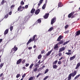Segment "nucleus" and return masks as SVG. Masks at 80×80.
Returning <instances> with one entry per match:
<instances>
[{"label":"nucleus","mask_w":80,"mask_h":80,"mask_svg":"<svg viewBox=\"0 0 80 80\" xmlns=\"http://www.w3.org/2000/svg\"><path fill=\"white\" fill-rule=\"evenodd\" d=\"M29 50H30L31 49H32V47H29L28 48Z\"/></svg>","instance_id":"680f3d73"},{"label":"nucleus","mask_w":80,"mask_h":80,"mask_svg":"<svg viewBox=\"0 0 80 80\" xmlns=\"http://www.w3.org/2000/svg\"><path fill=\"white\" fill-rule=\"evenodd\" d=\"M43 0H40L39 1V2L38 4V5L39 7V6L42 3Z\"/></svg>","instance_id":"aec40b11"},{"label":"nucleus","mask_w":80,"mask_h":80,"mask_svg":"<svg viewBox=\"0 0 80 80\" xmlns=\"http://www.w3.org/2000/svg\"><path fill=\"white\" fill-rule=\"evenodd\" d=\"M74 13H75V12H72L71 13L68 15V18H70L74 14Z\"/></svg>","instance_id":"4468645a"},{"label":"nucleus","mask_w":80,"mask_h":80,"mask_svg":"<svg viewBox=\"0 0 80 80\" xmlns=\"http://www.w3.org/2000/svg\"><path fill=\"white\" fill-rule=\"evenodd\" d=\"M58 66L56 64L53 65V68H55V69H56L57 68Z\"/></svg>","instance_id":"c756f323"},{"label":"nucleus","mask_w":80,"mask_h":80,"mask_svg":"<svg viewBox=\"0 0 80 80\" xmlns=\"http://www.w3.org/2000/svg\"><path fill=\"white\" fill-rule=\"evenodd\" d=\"M48 78V76H46L44 78L43 80H45L46 79H47V78Z\"/></svg>","instance_id":"5fc2aeb1"},{"label":"nucleus","mask_w":80,"mask_h":80,"mask_svg":"<svg viewBox=\"0 0 80 80\" xmlns=\"http://www.w3.org/2000/svg\"><path fill=\"white\" fill-rule=\"evenodd\" d=\"M80 76V74H78L77 76H76L75 77V78H74V80H76V79H77V78H78V77H79Z\"/></svg>","instance_id":"473e14b6"},{"label":"nucleus","mask_w":80,"mask_h":80,"mask_svg":"<svg viewBox=\"0 0 80 80\" xmlns=\"http://www.w3.org/2000/svg\"><path fill=\"white\" fill-rule=\"evenodd\" d=\"M76 57V55H74L73 56L71 57L70 58V61H72V60H73L74 58H75Z\"/></svg>","instance_id":"f8f14e48"},{"label":"nucleus","mask_w":80,"mask_h":80,"mask_svg":"<svg viewBox=\"0 0 80 80\" xmlns=\"http://www.w3.org/2000/svg\"><path fill=\"white\" fill-rule=\"evenodd\" d=\"M45 53V50H43L41 51V54H43V53Z\"/></svg>","instance_id":"49530a36"},{"label":"nucleus","mask_w":80,"mask_h":80,"mask_svg":"<svg viewBox=\"0 0 80 80\" xmlns=\"http://www.w3.org/2000/svg\"><path fill=\"white\" fill-rule=\"evenodd\" d=\"M52 50L50 51L49 52H48L47 54H46V56H49V55H50L52 53Z\"/></svg>","instance_id":"b1692460"},{"label":"nucleus","mask_w":80,"mask_h":80,"mask_svg":"<svg viewBox=\"0 0 80 80\" xmlns=\"http://www.w3.org/2000/svg\"><path fill=\"white\" fill-rule=\"evenodd\" d=\"M5 79V78L4 77H2V79L1 80H4Z\"/></svg>","instance_id":"69168bd1"},{"label":"nucleus","mask_w":80,"mask_h":80,"mask_svg":"<svg viewBox=\"0 0 80 80\" xmlns=\"http://www.w3.org/2000/svg\"><path fill=\"white\" fill-rule=\"evenodd\" d=\"M15 7V4H13L11 5V10H13V9H14V7Z\"/></svg>","instance_id":"bb28decb"},{"label":"nucleus","mask_w":80,"mask_h":80,"mask_svg":"<svg viewBox=\"0 0 80 80\" xmlns=\"http://www.w3.org/2000/svg\"><path fill=\"white\" fill-rule=\"evenodd\" d=\"M46 4H44L42 7V8L43 10H44L45 8L46 7Z\"/></svg>","instance_id":"7c9ffc66"},{"label":"nucleus","mask_w":80,"mask_h":80,"mask_svg":"<svg viewBox=\"0 0 80 80\" xmlns=\"http://www.w3.org/2000/svg\"><path fill=\"white\" fill-rule=\"evenodd\" d=\"M61 63H62V62H61V61H59L58 62V65H60V64H61Z\"/></svg>","instance_id":"603ef678"},{"label":"nucleus","mask_w":80,"mask_h":80,"mask_svg":"<svg viewBox=\"0 0 80 80\" xmlns=\"http://www.w3.org/2000/svg\"><path fill=\"white\" fill-rule=\"evenodd\" d=\"M69 42H70V40L65 42H64L63 44L62 45H65L66 44H67V43H69Z\"/></svg>","instance_id":"2f4dec72"},{"label":"nucleus","mask_w":80,"mask_h":80,"mask_svg":"<svg viewBox=\"0 0 80 80\" xmlns=\"http://www.w3.org/2000/svg\"><path fill=\"white\" fill-rule=\"evenodd\" d=\"M26 61V60L25 59H24L23 60V61L22 62V63H24L25 62V61Z\"/></svg>","instance_id":"3c124183"},{"label":"nucleus","mask_w":80,"mask_h":80,"mask_svg":"<svg viewBox=\"0 0 80 80\" xmlns=\"http://www.w3.org/2000/svg\"><path fill=\"white\" fill-rule=\"evenodd\" d=\"M29 65V64L28 63H27L25 65V67H28V66Z\"/></svg>","instance_id":"13d9d810"},{"label":"nucleus","mask_w":80,"mask_h":80,"mask_svg":"<svg viewBox=\"0 0 80 80\" xmlns=\"http://www.w3.org/2000/svg\"><path fill=\"white\" fill-rule=\"evenodd\" d=\"M58 55L59 57H61V56L62 55V53L60 52H59V53L58 54Z\"/></svg>","instance_id":"37998d69"},{"label":"nucleus","mask_w":80,"mask_h":80,"mask_svg":"<svg viewBox=\"0 0 80 80\" xmlns=\"http://www.w3.org/2000/svg\"><path fill=\"white\" fill-rule=\"evenodd\" d=\"M22 8L23 10H24V9H26L25 7H24L23 6L22 7Z\"/></svg>","instance_id":"e2e57ef3"},{"label":"nucleus","mask_w":80,"mask_h":80,"mask_svg":"<svg viewBox=\"0 0 80 80\" xmlns=\"http://www.w3.org/2000/svg\"><path fill=\"white\" fill-rule=\"evenodd\" d=\"M68 24H67L66 25V26L65 27V29L67 28L68 27Z\"/></svg>","instance_id":"6e6d98bb"},{"label":"nucleus","mask_w":80,"mask_h":80,"mask_svg":"<svg viewBox=\"0 0 80 80\" xmlns=\"http://www.w3.org/2000/svg\"><path fill=\"white\" fill-rule=\"evenodd\" d=\"M6 2L7 1H5V0H2L1 2V5H3L5 3H6Z\"/></svg>","instance_id":"a211bd4d"},{"label":"nucleus","mask_w":80,"mask_h":80,"mask_svg":"<svg viewBox=\"0 0 80 80\" xmlns=\"http://www.w3.org/2000/svg\"><path fill=\"white\" fill-rule=\"evenodd\" d=\"M36 23H40L41 22H42V21L41 20V19H38V20L37 21H36Z\"/></svg>","instance_id":"393cba45"},{"label":"nucleus","mask_w":80,"mask_h":80,"mask_svg":"<svg viewBox=\"0 0 80 80\" xmlns=\"http://www.w3.org/2000/svg\"><path fill=\"white\" fill-rule=\"evenodd\" d=\"M41 61L40 60H39V61L38 62V64H36L35 65H38V67L39 68V65H40V63H42V62H41Z\"/></svg>","instance_id":"cd10ccee"},{"label":"nucleus","mask_w":80,"mask_h":80,"mask_svg":"<svg viewBox=\"0 0 80 80\" xmlns=\"http://www.w3.org/2000/svg\"><path fill=\"white\" fill-rule=\"evenodd\" d=\"M36 35H35L33 36L32 38H31L29 39L28 42L27 43V45H28L29 43H31V42L34 41V42H35L37 41V39H35V37H36Z\"/></svg>","instance_id":"f257e3e1"},{"label":"nucleus","mask_w":80,"mask_h":80,"mask_svg":"<svg viewBox=\"0 0 80 80\" xmlns=\"http://www.w3.org/2000/svg\"><path fill=\"white\" fill-rule=\"evenodd\" d=\"M33 63H32L31 64V65H30L29 67V68L30 69H31L32 67L33 66Z\"/></svg>","instance_id":"e433bc0d"},{"label":"nucleus","mask_w":80,"mask_h":80,"mask_svg":"<svg viewBox=\"0 0 80 80\" xmlns=\"http://www.w3.org/2000/svg\"><path fill=\"white\" fill-rule=\"evenodd\" d=\"M35 9L34 8H33L31 11V13H33L35 12Z\"/></svg>","instance_id":"a878e982"},{"label":"nucleus","mask_w":80,"mask_h":80,"mask_svg":"<svg viewBox=\"0 0 80 80\" xmlns=\"http://www.w3.org/2000/svg\"><path fill=\"white\" fill-rule=\"evenodd\" d=\"M53 29V27H52L49 28V29L48 30V31L49 32H51Z\"/></svg>","instance_id":"c9c22d12"},{"label":"nucleus","mask_w":80,"mask_h":80,"mask_svg":"<svg viewBox=\"0 0 80 80\" xmlns=\"http://www.w3.org/2000/svg\"><path fill=\"white\" fill-rule=\"evenodd\" d=\"M62 43H63V41L62 40H61V41H60L58 43V44L59 45H61V44H62Z\"/></svg>","instance_id":"c85d7f7f"},{"label":"nucleus","mask_w":80,"mask_h":80,"mask_svg":"<svg viewBox=\"0 0 80 80\" xmlns=\"http://www.w3.org/2000/svg\"><path fill=\"white\" fill-rule=\"evenodd\" d=\"M23 10V9H22V6H19L18 9V11H20V12H22Z\"/></svg>","instance_id":"1a4fd4ad"},{"label":"nucleus","mask_w":80,"mask_h":80,"mask_svg":"<svg viewBox=\"0 0 80 80\" xmlns=\"http://www.w3.org/2000/svg\"><path fill=\"white\" fill-rule=\"evenodd\" d=\"M25 8L26 9H27L28 8V5H26L25 6Z\"/></svg>","instance_id":"09e8293b"},{"label":"nucleus","mask_w":80,"mask_h":80,"mask_svg":"<svg viewBox=\"0 0 80 80\" xmlns=\"http://www.w3.org/2000/svg\"><path fill=\"white\" fill-rule=\"evenodd\" d=\"M28 80H33V77H31L29 78Z\"/></svg>","instance_id":"a19ab883"},{"label":"nucleus","mask_w":80,"mask_h":80,"mask_svg":"<svg viewBox=\"0 0 80 80\" xmlns=\"http://www.w3.org/2000/svg\"><path fill=\"white\" fill-rule=\"evenodd\" d=\"M1 52H3V50L2 48H1L0 49V53H1Z\"/></svg>","instance_id":"8fccbe9b"},{"label":"nucleus","mask_w":80,"mask_h":80,"mask_svg":"<svg viewBox=\"0 0 80 80\" xmlns=\"http://www.w3.org/2000/svg\"><path fill=\"white\" fill-rule=\"evenodd\" d=\"M63 6V5L62 4V3L61 2H60L58 3V7H62Z\"/></svg>","instance_id":"5701e85b"},{"label":"nucleus","mask_w":80,"mask_h":80,"mask_svg":"<svg viewBox=\"0 0 80 80\" xmlns=\"http://www.w3.org/2000/svg\"><path fill=\"white\" fill-rule=\"evenodd\" d=\"M12 12L10 11V12H9V15H12Z\"/></svg>","instance_id":"052dcab7"},{"label":"nucleus","mask_w":80,"mask_h":80,"mask_svg":"<svg viewBox=\"0 0 80 80\" xmlns=\"http://www.w3.org/2000/svg\"><path fill=\"white\" fill-rule=\"evenodd\" d=\"M38 65H35V67L36 68H35L33 69L34 72H37L38 70V66H37Z\"/></svg>","instance_id":"ddd939ff"},{"label":"nucleus","mask_w":80,"mask_h":80,"mask_svg":"<svg viewBox=\"0 0 80 80\" xmlns=\"http://www.w3.org/2000/svg\"><path fill=\"white\" fill-rule=\"evenodd\" d=\"M3 73H2L0 75V77H2L3 76Z\"/></svg>","instance_id":"bf43d9fd"},{"label":"nucleus","mask_w":80,"mask_h":80,"mask_svg":"<svg viewBox=\"0 0 80 80\" xmlns=\"http://www.w3.org/2000/svg\"><path fill=\"white\" fill-rule=\"evenodd\" d=\"M20 4L21 5H23L25 4V3H24V2H23V1H22L21 2Z\"/></svg>","instance_id":"58836bf2"},{"label":"nucleus","mask_w":80,"mask_h":80,"mask_svg":"<svg viewBox=\"0 0 80 80\" xmlns=\"http://www.w3.org/2000/svg\"><path fill=\"white\" fill-rule=\"evenodd\" d=\"M63 57H61V58L59 59V60H62V58H63Z\"/></svg>","instance_id":"774afa93"},{"label":"nucleus","mask_w":80,"mask_h":80,"mask_svg":"<svg viewBox=\"0 0 80 80\" xmlns=\"http://www.w3.org/2000/svg\"><path fill=\"white\" fill-rule=\"evenodd\" d=\"M20 76V74H18L16 76V78H18Z\"/></svg>","instance_id":"de8ad7c7"},{"label":"nucleus","mask_w":80,"mask_h":80,"mask_svg":"<svg viewBox=\"0 0 80 80\" xmlns=\"http://www.w3.org/2000/svg\"><path fill=\"white\" fill-rule=\"evenodd\" d=\"M49 16V13H47L45 14V15L43 16V17L45 19H47V18H48Z\"/></svg>","instance_id":"423d86ee"},{"label":"nucleus","mask_w":80,"mask_h":80,"mask_svg":"<svg viewBox=\"0 0 80 80\" xmlns=\"http://www.w3.org/2000/svg\"><path fill=\"white\" fill-rule=\"evenodd\" d=\"M49 70H48V69H46L45 72L44 74L47 73V72H48Z\"/></svg>","instance_id":"ea45409f"},{"label":"nucleus","mask_w":80,"mask_h":80,"mask_svg":"<svg viewBox=\"0 0 80 80\" xmlns=\"http://www.w3.org/2000/svg\"><path fill=\"white\" fill-rule=\"evenodd\" d=\"M17 50H18V48L16 47V46H15L14 48H12V49L11 50V52H12V51H15V52H16Z\"/></svg>","instance_id":"0eeeda50"},{"label":"nucleus","mask_w":80,"mask_h":80,"mask_svg":"<svg viewBox=\"0 0 80 80\" xmlns=\"http://www.w3.org/2000/svg\"><path fill=\"white\" fill-rule=\"evenodd\" d=\"M80 35V30H79L76 32V33L75 34V37L78 36Z\"/></svg>","instance_id":"dca6fc26"},{"label":"nucleus","mask_w":80,"mask_h":80,"mask_svg":"<svg viewBox=\"0 0 80 80\" xmlns=\"http://www.w3.org/2000/svg\"><path fill=\"white\" fill-rule=\"evenodd\" d=\"M42 75V73H39L36 76L37 78H38L40 77V75Z\"/></svg>","instance_id":"a18cd8bd"},{"label":"nucleus","mask_w":80,"mask_h":80,"mask_svg":"<svg viewBox=\"0 0 80 80\" xmlns=\"http://www.w3.org/2000/svg\"><path fill=\"white\" fill-rule=\"evenodd\" d=\"M25 68H25V67H22V69H23V70H25Z\"/></svg>","instance_id":"338daca9"},{"label":"nucleus","mask_w":80,"mask_h":80,"mask_svg":"<svg viewBox=\"0 0 80 80\" xmlns=\"http://www.w3.org/2000/svg\"><path fill=\"white\" fill-rule=\"evenodd\" d=\"M8 17V14H7L4 16V18H5L6 19V18H7Z\"/></svg>","instance_id":"f704fd0d"},{"label":"nucleus","mask_w":80,"mask_h":80,"mask_svg":"<svg viewBox=\"0 0 80 80\" xmlns=\"http://www.w3.org/2000/svg\"><path fill=\"white\" fill-rule=\"evenodd\" d=\"M72 74H70L68 78V80H70L71 79H72Z\"/></svg>","instance_id":"2eb2a0df"},{"label":"nucleus","mask_w":80,"mask_h":80,"mask_svg":"<svg viewBox=\"0 0 80 80\" xmlns=\"http://www.w3.org/2000/svg\"><path fill=\"white\" fill-rule=\"evenodd\" d=\"M22 59L21 58L18 60L16 62L17 64H20L22 62Z\"/></svg>","instance_id":"6e6552de"},{"label":"nucleus","mask_w":80,"mask_h":80,"mask_svg":"<svg viewBox=\"0 0 80 80\" xmlns=\"http://www.w3.org/2000/svg\"><path fill=\"white\" fill-rule=\"evenodd\" d=\"M24 22L25 23L26 22H27L28 20V18L27 17H26L24 18Z\"/></svg>","instance_id":"f3484780"},{"label":"nucleus","mask_w":80,"mask_h":80,"mask_svg":"<svg viewBox=\"0 0 80 80\" xmlns=\"http://www.w3.org/2000/svg\"><path fill=\"white\" fill-rule=\"evenodd\" d=\"M58 43H57L56 44L54 48V50H55V49H57V48H58Z\"/></svg>","instance_id":"4be33fe9"},{"label":"nucleus","mask_w":80,"mask_h":80,"mask_svg":"<svg viewBox=\"0 0 80 80\" xmlns=\"http://www.w3.org/2000/svg\"><path fill=\"white\" fill-rule=\"evenodd\" d=\"M77 71H74V72L71 73L70 74H72V77H75V76L76 75V74H77Z\"/></svg>","instance_id":"20e7f679"},{"label":"nucleus","mask_w":80,"mask_h":80,"mask_svg":"<svg viewBox=\"0 0 80 80\" xmlns=\"http://www.w3.org/2000/svg\"><path fill=\"white\" fill-rule=\"evenodd\" d=\"M10 31H12L13 30V27L11 26L10 27Z\"/></svg>","instance_id":"c03bdc74"},{"label":"nucleus","mask_w":80,"mask_h":80,"mask_svg":"<svg viewBox=\"0 0 80 80\" xmlns=\"http://www.w3.org/2000/svg\"><path fill=\"white\" fill-rule=\"evenodd\" d=\"M62 38H63V37L62 35L59 36L57 39V41H58V42L60 41V40L62 39Z\"/></svg>","instance_id":"7ed1b4c3"},{"label":"nucleus","mask_w":80,"mask_h":80,"mask_svg":"<svg viewBox=\"0 0 80 80\" xmlns=\"http://www.w3.org/2000/svg\"><path fill=\"white\" fill-rule=\"evenodd\" d=\"M56 19H57L56 17H54L52 18V20H51V25L53 24V23H54L56 22Z\"/></svg>","instance_id":"f03ea898"},{"label":"nucleus","mask_w":80,"mask_h":80,"mask_svg":"<svg viewBox=\"0 0 80 80\" xmlns=\"http://www.w3.org/2000/svg\"><path fill=\"white\" fill-rule=\"evenodd\" d=\"M40 12V9H38V10H36L35 12V14L37 15Z\"/></svg>","instance_id":"9b49d317"},{"label":"nucleus","mask_w":80,"mask_h":80,"mask_svg":"<svg viewBox=\"0 0 80 80\" xmlns=\"http://www.w3.org/2000/svg\"><path fill=\"white\" fill-rule=\"evenodd\" d=\"M58 62V60H56L53 62V65H55L57 64V63Z\"/></svg>","instance_id":"4c0bfd02"},{"label":"nucleus","mask_w":80,"mask_h":80,"mask_svg":"<svg viewBox=\"0 0 80 80\" xmlns=\"http://www.w3.org/2000/svg\"><path fill=\"white\" fill-rule=\"evenodd\" d=\"M80 62H79L78 63L76 66V67L75 68V69H77L78 68L80 67Z\"/></svg>","instance_id":"6ab92c4d"},{"label":"nucleus","mask_w":80,"mask_h":80,"mask_svg":"<svg viewBox=\"0 0 80 80\" xmlns=\"http://www.w3.org/2000/svg\"><path fill=\"white\" fill-rule=\"evenodd\" d=\"M4 65V62L1 63L0 64V66L2 68L3 66Z\"/></svg>","instance_id":"79ce46f5"},{"label":"nucleus","mask_w":80,"mask_h":80,"mask_svg":"<svg viewBox=\"0 0 80 80\" xmlns=\"http://www.w3.org/2000/svg\"><path fill=\"white\" fill-rule=\"evenodd\" d=\"M42 55L40 54L38 56V59H40L42 58Z\"/></svg>","instance_id":"72a5a7b5"},{"label":"nucleus","mask_w":80,"mask_h":80,"mask_svg":"<svg viewBox=\"0 0 80 80\" xmlns=\"http://www.w3.org/2000/svg\"><path fill=\"white\" fill-rule=\"evenodd\" d=\"M68 52H66L65 54H66L67 55H71L72 53L71 52H72V51L70 50H68Z\"/></svg>","instance_id":"9d476101"},{"label":"nucleus","mask_w":80,"mask_h":80,"mask_svg":"<svg viewBox=\"0 0 80 80\" xmlns=\"http://www.w3.org/2000/svg\"><path fill=\"white\" fill-rule=\"evenodd\" d=\"M3 40L2 39H0V42L1 43L2 42Z\"/></svg>","instance_id":"0e129e2a"},{"label":"nucleus","mask_w":80,"mask_h":80,"mask_svg":"<svg viewBox=\"0 0 80 80\" xmlns=\"http://www.w3.org/2000/svg\"><path fill=\"white\" fill-rule=\"evenodd\" d=\"M8 33V29H7L5 30L4 31V35H7Z\"/></svg>","instance_id":"412c9836"},{"label":"nucleus","mask_w":80,"mask_h":80,"mask_svg":"<svg viewBox=\"0 0 80 80\" xmlns=\"http://www.w3.org/2000/svg\"><path fill=\"white\" fill-rule=\"evenodd\" d=\"M69 32V30H68L66 31H65V32H64V33H68Z\"/></svg>","instance_id":"4d7b16f0"},{"label":"nucleus","mask_w":80,"mask_h":80,"mask_svg":"<svg viewBox=\"0 0 80 80\" xmlns=\"http://www.w3.org/2000/svg\"><path fill=\"white\" fill-rule=\"evenodd\" d=\"M25 76H26V74L24 73L22 76V78H24Z\"/></svg>","instance_id":"864d4df0"},{"label":"nucleus","mask_w":80,"mask_h":80,"mask_svg":"<svg viewBox=\"0 0 80 80\" xmlns=\"http://www.w3.org/2000/svg\"><path fill=\"white\" fill-rule=\"evenodd\" d=\"M65 50V47H63L59 49V51L58 52H62V51H64Z\"/></svg>","instance_id":"39448f33"}]
</instances>
